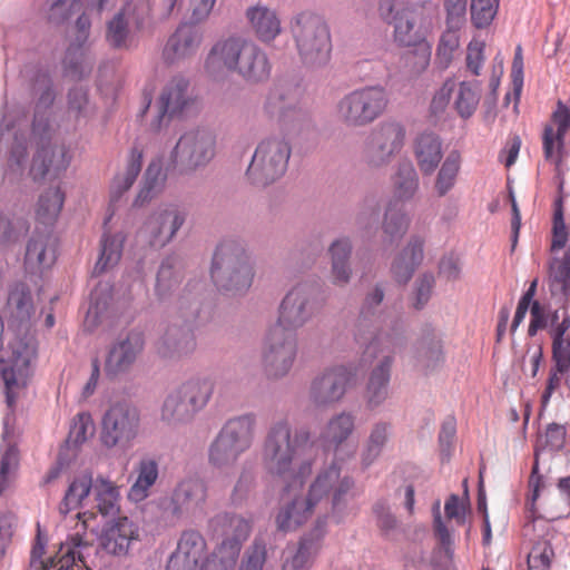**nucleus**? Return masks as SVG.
<instances>
[{
    "instance_id": "nucleus-33",
    "label": "nucleus",
    "mask_w": 570,
    "mask_h": 570,
    "mask_svg": "<svg viewBox=\"0 0 570 570\" xmlns=\"http://www.w3.org/2000/svg\"><path fill=\"white\" fill-rule=\"evenodd\" d=\"M425 240L420 235H412L403 249L396 255L392 265L391 274L395 282L405 285L412 278L416 268L424 258Z\"/></svg>"
},
{
    "instance_id": "nucleus-61",
    "label": "nucleus",
    "mask_w": 570,
    "mask_h": 570,
    "mask_svg": "<svg viewBox=\"0 0 570 570\" xmlns=\"http://www.w3.org/2000/svg\"><path fill=\"white\" fill-rule=\"evenodd\" d=\"M554 550L549 540H540L531 548L527 563L529 570H550Z\"/></svg>"
},
{
    "instance_id": "nucleus-36",
    "label": "nucleus",
    "mask_w": 570,
    "mask_h": 570,
    "mask_svg": "<svg viewBox=\"0 0 570 570\" xmlns=\"http://www.w3.org/2000/svg\"><path fill=\"white\" fill-rule=\"evenodd\" d=\"M94 431L92 420L89 413H78L69 429L68 438L61 445L58 454L60 465H69L78 453V448L83 444L88 435Z\"/></svg>"
},
{
    "instance_id": "nucleus-41",
    "label": "nucleus",
    "mask_w": 570,
    "mask_h": 570,
    "mask_svg": "<svg viewBox=\"0 0 570 570\" xmlns=\"http://www.w3.org/2000/svg\"><path fill=\"white\" fill-rule=\"evenodd\" d=\"M126 238L127 236L124 232H117L115 234L108 232L102 233L100 238V253L92 269L94 276L104 274L119 263Z\"/></svg>"
},
{
    "instance_id": "nucleus-22",
    "label": "nucleus",
    "mask_w": 570,
    "mask_h": 570,
    "mask_svg": "<svg viewBox=\"0 0 570 570\" xmlns=\"http://www.w3.org/2000/svg\"><path fill=\"white\" fill-rule=\"evenodd\" d=\"M186 220V212L178 205L166 204L156 208L142 223L137 236L151 248L169 244Z\"/></svg>"
},
{
    "instance_id": "nucleus-51",
    "label": "nucleus",
    "mask_w": 570,
    "mask_h": 570,
    "mask_svg": "<svg viewBox=\"0 0 570 570\" xmlns=\"http://www.w3.org/2000/svg\"><path fill=\"white\" fill-rule=\"evenodd\" d=\"M32 358H29L26 366H16L19 365L18 358L16 354L8 356V358H0V376L6 385V402L9 407H12L16 403V394L11 391L13 386L17 385L18 380L28 375L30 362Z\"/></svg>"
},
{
    "instance_id": "nucleus-8",
    "label": "nucleus",
    "mask_w": 570,
    "mask_h": 570,
    "mask_svg": "<svg viewBox=\"0 0 570 570\" xmlns=\"http://www.w3.org/2000/svg\"><path fill=\"white\" fill-rule=\"evenodd\" d=\"M212 534L222 539L217 548L202 562V570H234L242 546L252 531L250 522L232 512H220L209 520Z\"/></svg>"
},
{
    "instance_id": "nucleus-1",
    "label": "nucleus",
    "mask_w": 570,
    "mask_h": 570,
    "mask_svg": "<svg viewBox=\"0 0 570 570\" xmlns=\"http://www.w3.org/2000/svg\"><path fill=\"white\" fill-rule=\"evenodd\" d=\"M184 278L178 257H165L158 268L155 295L166 306L169 324L160 338L158 353L163 357H181L196 348L195 326L202 311L204 279H190L177 293Z\"/></svg>"
},
{
    "instance_id": "nucleus-39",
    "label": "nucleus",
    "mask_w": 570,
    "mask_h": 570,
    "mask_svg": "<svg viewBox=\"0 0 570 570\" xmlns=\"http://www.w3.org/2000/svg\"><path fill=\"white\" fill-rule=\"evenodd\" d=\"M96 479L88 470L77 474L68 485L62 501L60 502L59 510L62 514H68L71 511L85 507V501L89 494H94Z\"/></svg>"
},
{
    "instance_id": "nucleus-21",
    "label": "nucleus",
    "mask_w": 570,
    "mask_h": 570,
    "mask_svg": "<svg viewBox=\"0 0 570 570\" xmlns=\"http://www.w3.org/2000/svg\"><path fill=\"white\" fill-rule=\"evenodd\" d=\"M216 137L207 129L186 131L171 150L170 159L180 171L195 170L207 165L215 156Z\"/></svg>"
},
{
    "instance_id": "nucleus-6",
    "label": "nucleus",
    "mask_w": 570,
    "mask_h": 570,
    "mask_svg": "<svg viewBox=\"0 0 570 570\" xmlns=\"http://www.w3.org/2000/svg\"><path fill=\"white\" fill-rule=\"evenodd\" d=\"M314 445L307 428L296 429L294 434L286 419L274 422L263 445V462L266 470L277 476H285L292 470L295 458L306 454Z\"/></svg>"
},
{
    "instance_id": "nucleus-24",
    "label": "nucleus",
    "mask_w": 570,
    "mask_h": 570,
    "mask_svg": "<svg viewBox=\"0 0 570 570\" xmlns=\"http://www.w3.org/2000/svg\"><path fill=\"white\" fill-rule=\"evenodd\" d=\"M297 355L296 334L271 326L265 337L263 366L268 377H283L292 368Z\"/></svg>"
},
{
    "instance_id": "nucleus-52",
    "label": "nucleus",
    "mask_w": 570,
    "mask_h": 570,
    "mask_svg": "<svg viewBox=\"0 0 570 570\" xmlns=\"http://www.w3.org/2000/svg\"><path fill=\"white\" fill-rule=\"evenodd\" d=\"M243 453V450L218 433L209 445L208 461L215 468H228L234 465Z\"/></svg>"
},
{
    "instance_id": "nucleus-4",
    "label": "nucleus",
    "mask_w": 570,
    "mask_h": 570,
    "mask_svg": "<svg viewBox=\"0 0 570 570\" xmlns=\"http://www.w3.org/2000/svg\"><path fill=\"white\" fill-rule=\"evenodd\" d=\"M205 68L210 73L224 69L236 72L250 83L265 82L272 72L267 53L255 42L236 37L217 41L206 58Z\"/></svg>"
},
{
    "instance_id": "nucleus-12",
    "label": "nucleus",
    "mask_w": 570,
    "mask_h": 570,
    "mask_svg": "<svg viewBox=\"0 0 570 570\" xmlns=\"http://www.w3.org/2000/svg\"><path fill=\"white\" fill-rule=\"evenodd\" d=\"M387 90L381 85H366L352 89L336 102L335 116L346 128H362L373 124L386 110Z\"/></svg>"
},
{
    "instance_id": "nucleus-28",
    "label": "nucleus",
    "mask_w": 570,
    "mask_h": 570,
    "mask_svg": "<svg viewBox=\"0 0 570 570\" xmlns=\"http://www.w3.org/2000/svg\"><path fill=\"white\" fill-rule=\"evenodd\" d=\"M207 484L199 478H186L173 490L169 512L177 519L196 517L204 511Z\"/></svg>"
},
{
    "instance_id": "nucleus-50",
    "label": "nucleus",
    "mask_w": 570,
    "mask_h": 570,
    "mask_svg": "<svg viewBox=\"0 0 570 570\" xmlns=\"http://www.w3.org/2000/svg\"><path fill=\"white\" fill-rule=\"evenodd\" d=\"M391 434V423L379 421L373 425L362 453V464L364 468L370 466L381 455Z\"/></svg>"
},
{
    "instance_id": "nucleus-23",
    "label": "nucleus",
    "mask_w": 570,
    "mask_h": 570,
    "mask_svg": "<svg viewBox=\"0 0 570 570\" xmlns=\"http://www.w3.org/2000/svg\"><path fill=\"white\" fill-rule=\"evenodd\" d=\"M384 299V286L381 283L375 284L372 291L366 293L361 305L360 314L355 323V342L364 347V358L367 355L373 356L377 347L382 344L379 334L382 314L380 306Z\"/></svg>"
},
{
    "instance_id": "nucleus-54",
    "label": "nucleus",
    "mask_w": 570,
    "mask_h": 570,
    "mask_svg": "<svg viewBox=\"0 0 570 570\" xmlns=\"http://www.w3.org/2000/svg\"><path fill=\"white\" fill-rule=\"evenodd\" d=\"M29 229L30 224L27 218L0 210V245L18 243Z\"/></svg>"
},
{
    "instance_id": "nucleus-19",
    "label": "nucleus",
    "mask_w": 570,
    "mask_h": 570,
    "mask_svg": "<svg viewBox=\"0 0 570 570\" xmlns=\"http://www.w3.org/2000/svg\"><path fill=\"white\" fill-rule=\"evenodd\" d=\"M357 368L354 365H333L324 368L311 382L309 401L315 407H330L340 402L354 386Z\"/></svg>"
},
{
    "instance_id": "nucleus-17",
    "label": "nucleus",
    "mask_w": 570,
    "mask_h": 570,
    "mask_svg": "<svg viewBox=\"0 0 570 570\" xmlns=\"http://www.w3.org/2000/svg\"><path fill=\"white\" fill-rule=\"evenodd\" d=\"M146 337L142 330L131 328L119 335L107 347L104 361V374L111 382L128 376L142 354Z\"/></svg>"
},
{
    "instance_id": "nucleus-5",
    "label": "nucleus",
    "mask_w": 570,
    "mask_h": 570,
    "mask_svg": "<svg viewBox=\"0 0 570 570\" xmlns=\"http://www.w3.org/2000/svg\"><path fill=\"white\" fill-rule=\"evenodd\" d=\"M563 187L564 181L561 179L558 185L559 195L553 202L551 250H566L561 257H553L550 262L549 287L553 296H559L564 312L561 322L553 326L552 340H569L570 336L567 334L570 328V314L567 311L570 303V238L564 220Z\"/></svg>"
},
{
    "instance_id": "nucleus-40",
    "label": "nucleus",
    "mask_w": 570,
    "mask_h": 570,
    "mask_svg": "<svg viewBox=\"0 0 570 570\" xmlns=\"http://www.w3.org/2000/svg\"><path fill=\"white\" fill-rule=\"evenodd\" d=\"M352 243L348 237L335 239L328 248L331 256V275L335 285H346L352 276L350 258L352 255Z\"/></svg>"
},
{
    "instance_id": "nucleus-64",
    "label": "nucleus",
    "mask_w": 570,
    "mask_h": 570,
    "mask_svg": "<svg viewBox=\"0 0 570 570\" xmlns=\"http://www.w3.org/2000/svg\"><path fill=\"white\" fill-rule=\"evenodd\" d=\"M119 11L124 12V17L128 19L129 23H132L137 30H140L150 19L151 6L149 0H131Z\"/></svg>"
},
{
    "instance_id": "nucleus-60",
    "label": "nucleus",
    "mask_w": 570,
    "mask_h": 570,
    "mask_svg": "<svg viewBox=\"0 0 570 570\" xmlns=\"http://www.w3.org/2000/svg\"><path fill=\"white\" fill-rule=\"evenodd\" d=\"M433 513V529L435 538L438 539L444 556L452 560L454 557V540L452 532L446 527L442 519L440 511V501H436L432 508Z\"/></svg>"
},
{
    "instance_id": "nucleus-46",
    "label": "nucleus",
    "mask_w": 570,
    "mask_h": 570,
    "mask_svg": "<svg viewBox=\"0 0 570 570\" xmlns=\"http://www.w3.org/2000/svg\"><path fill=\"white\" fill-rule=\"evenodd\" d=\"M158 475V462L153 458H142L138 463L137 479L129 490V498L136 502L145 500Z\"/></svg>"
},
{
    "instance_id": "nucleus-25",
    "label": "nucleus",
    "mask_w": 570,
    "mask_h": 570,
    "mask_svg": "<svg viewBox=\"0 0 570 570\" xmlns=\"http://www.w3.org/2000/svg\"><path fill=\"white\" fill-rule=\"evenodd\" d=\"M405 140L404 126L394 120L383 121L373 128L364 142V157L368 165L380 167L399 153Z\"/></svg>"
},
{
    "instance_id": "nucleus-27",
    "label": "nucleus",
    "mask_w": 570,
    "mask_h": 570,
    "mask_svg": "<svg viewBox=\"0 0 570 570\" xmlns=\"http://www.w3.org/2000/svg\"><path fill=\"white\" fill-rule=\"evenodd\" d=\"M139 540V525L127 517L107 520L98 535L99 547L115 557L128 556L132 546Z\"/></svg>"
},
{
    "instance_id": "nucleus-20",
    "label": "nucleus",
    "mask_w": 570,
    "mask_h": 570,
    "mask_svg": "<svg viewBox=\"0 0 570 570\" xmlns=\"http://www.w3.org/2000/svg\"><path fill=\"white\" fill-rule=\"evenodd\" d=\"M190 83L184 76L173 77L156 100L157 114L149 125L153 132H159L175 119L184 118L194 106Z\"/></svg>"
},
{
    "instance_id": "nucleus-11",
    "label": "nucleus",
    "mask_w": 570,
    "mask_h": 570,
    "mask_svg": "<svg viewBox=\"0 0 570 570\" xmlns=\"http://www.w3.org/2000/svg\"><path fill=\"white\" fill-rule=\"evenodd\" d=\"M262 111L287 134L301 131L312 124L309 112L302 105L299 88L286 81L278 80L268 88Z\"/></svg>"
},
{
    "instance_id": "nucleus-53",
    "label": "nucleus",
    "mask_w": 570,
    "mask_h": 570,
    "mask_svg": "<svg viewBox=\"0 0 570 570\" xmlns=\"http://www.w3.org/2000/svg\"><path fill=\"white\" fill-rule=\"evenodd\" d=\"M461 167L459 151L452 150L448 154L438 171L434 188L440 197L445 196L455 185Z\"/></svg>"
},
{
    "instance_id": "nucleus-7",
    "label": "nucleus",
    "mask_w": 570,
    "mask_h": 570,
    "mask_svg": "<svg viewBox=\"0 0 570 570\" xmlns=\"http://www.w3.org/2000/svg\"><path fill=\"white\" fill-rule=\"evenodd\" d=\"M8 350L16 354L18 366H26L29 358L36 355V338L31 332L35 304L29 286L16 283L9 291L7 299Z\"/></svg>"
},
{
    "instance_id": "nucleus-31",
    "label": "nucleus",
    "mask_w": 570,
    "mask_h": 570,
    "mask_svg": "<svg viewBox=\"0 0 570 570\" xmlns=\"http://www.w3.org/2000/svg\"><path fill=\"white\" fill-rule=\"evenodd\" d=\"M330 472H334L336 476L331 480L324 497L332 492L331 518L336 524H341L354 513L355 482L347 475L341 478V468L336 462H332L328 466L321 470L318 474H330Z\"/></svg>"
},
{
    "instance_id": "nucleus-15",
    "label": "nucleus",
    "mask_w": 570,
    "mask_h": 570,
    "mask_svg": "<svg viewBox=\"0 0 570 570\" xmlns=\"http://www.w3.org/2000/svg\"><path fill=\"white\" fill-rule=\"evenodd\" d=\"M140 425L138 409L127 402H116L109 406L101 419L99 440L108 450H126L136 439Z\"/></svg>"
},
{
    "instance_id": "nucleus-18",
    "label": "nucleus",
    "mask_w": 570,
    "mask_h": 570,
    "mask_svg": "<svg viewBox=\"0 0 570 570\" xmlns=\"http://www.w3.org/2000/svg\"><path fill=\"white\" fill-rule=\"evenodd\" d=\"M335 476L334 472L317 474L305 498L295 494L288 502L284 503L275 515L277 530L282 533H288L303 525L312 517L315 507L324 498L325 490Z\"/></svg>"
},
{
    "instance_id": "nucleus-3",
    "label": "nucleus",
    "mask_w": 570,
    "mask_h": 570,
    "mask_svg": "<svg viewBox=\"0 0 570 570\" xmlns=\"http://www.w3.org/2000/svg\"><path fill=\"white\" fill-rule=\"evenodd\" d=\"M431 6L429 0H380L379 3L381 18L394 27L395 42L412 48L405 53V61L414 73H421L430 65L432 47L420 22Z\"/></svg>"
},
{
    "instance_id": "nucleus-58",
    "label": "nucleus",
    "mask_w": 570,
    "mask_h": 570,
    "mask_svg": "<svg viewBox=\"0 0 570 570\" xmlns=\"http://www.w3.org/2000/svg\"><path fill=\"white\" fill-rule=\"evenodd\" d=\"M458 48V33L451 29H448L440 37L434 59L435 66L441 70L448 69L453 60L454 52Z\"/></svg>"
},
{
    "instance_id": "nucleus-62",
    "label": "nucleus",
    "mask_w": 570,
    "mask_h": 570,
    "mask_svg": "<svg viewBox=\"0 0 570 570\" xmlns=\"http://www.w3.org/2000/svg\"><path fill=\"white\" fill-rule=\"evenodd\" d=\"M499 9V0H472L471 19L475 28L483 29L491 24Z\"/></svg>"
},
{
    "instance_id": "nucleus-29",
    "label": "nucleus",
    "mask_w": 570,
    "mask_h": 570,
    "mask_svg": "<svg viewBox=\"0 0 570 570\" xmlns=\"http://www.w3.org/2000/svg\"><path fill=\"white\" fill-rule=\"evenodd\" d=\"M206 552L207 542L204 535L195 529L184 530L167 559L166 570H202L200 564Z\"/></svg>"
},
{
    "instance_id": "nucleus-9",
    "label": "nucleus",
    "mask_w": 570,
    "mask_h": 570,
    "mask_svg": "<svg viewBox=\"0 0 570 570\" xmlns=\"http://www.w3.org/2000/svg\"><path fill=\"white\" fill-rule=\"evenodd\" d=\"M210 277L215 286L228 295L245 293L250 287L253 266L238 240L224 239L217 245L212 259Z\"/></svg>"
},
{
    "instance_id": "nucleus-30",
    "label": "nucleus",
    "mask_w": 570,
    "mask_h": 570,
    "mask_svg": "<svg viewBox=\"0 0 570 570\" xmlns=\"http://www.w3.org/2000/svg\"><path fill=\"white\" fill-rule=\"evenodd\" d=\"M381 346L377 347L376 352L373 356L367 355L364 358V353L362 354V362H373V364L370 374L368 380L366 383L365 389V400L366 405L370 410H374L382 405L387 396H389V386L391 381V374H392V366L394 363V357L392 355V352H389L387 354L380 355Z\"/></svg>"
},
{
    "instance_id": "nucleus-55",
    "label": "nucleus",
    "mask_w": 570,
    "mask_h": 570,
    "mask_svg": "<svg viewBox=\"0 0 570 570\" xmlns=\"http://www.w3.org/2000/svg\"><path fill=\"white\" fill-rule=\"evenodd\" d=\"M163 184L164 177H161L160 163L153 160L145 171L142 186L132 205L135 207L145 205L160 190Z\"/></svg>"
},
{
    "instance_id": "nucleus-10",
    "label": "nucleus",
    "mask_w": 570,
    "mask_h": 570,
    "mask_svg": "<svg viewBox=\"0 0 570 570\" xmlns=\"http://www.w3.org/2000/svg\"><path fill=\"white\" fill-rule=\"evenodd\" d=\"M289 29L298 55L305 65L327 63L332 40L330 27L321 14L312 10L296 12L289 20Z\"/></svg>"
},
{
    "instance_id": "nucleus-38",
    "label": "nucleus",
    "mask_w": 570,
    "mask_h": 570,
    "mask_svg": "<svg viewBox=\"0 0 570 570\" xmlns=\"http://www.w3.org/2000/svg\"><path fill=\"white\" fill-rule=\"evenodd\" d=\"M255 425L256 415L245 413L229 419L218 433L246 452L253 444Z\"/></svg>"
},
{
    "instance_id": "nucleus-48",
    "label": "nucleus",
    "mask_w": 570,
    "mask_h": 570,
    "mask_svg": "<svg viewBox=\"0 0 570 570\" xmlns=\"http://www.w3.org/2000/svg\"><path fill=\"white\" fill-rule=\"evenodd\" d=\"M354 430V416L351 413L342 412L333 416L324 431L321 433L324 446L330 449L337 446L347 440Z\"/></svg>"
},
{
    "instance_id": "nucleus-13",
    "label": "nucleus",
    "mask_w": 570,
    "mask_h": 570,
    "mask_svg": "<svg viewBox=\"0 0 570 570\" xmlns=\"http://www.w3.org/2000/svg\"><path fill=\"white\" fill-rule=\"evenodd\" d=\"M214 383L209 379H191L167 395L161 419L168 423H187L209 402Z\"/></svg>"
},
{
    "instance_id": "nucleus-49",
    "label": "nucleus",
    "mask_w": 570,
    "mask_h": 570,
    "mask_svg": "<svg viewBox=\"0 0 570 570\" xmlns=\"http://www.w3.org/2000/svg\"><path fill=\"white\" fill-rule=\"evenodd\" d=\"M410 219L404 209L396 203L391 202L386 207L382 229L384 233V243L393 244L403 237L409 228Z\"/></svg>"
},
{
    "instance_id": "nucleus-16",
    "label": "nucleus",
    "mask_w": 570,
    "mask_h": 570,
    "mask_svg": "<svg viewBox=\"0 0 570 570\" xmlns=\"http://www.w3.org/2000/svg\"><path fill=\"white\" fill-rule=\"evenodd\" d=\"M318 287L314 283H299L282 299L278 317L273 326L296 334L320 311Z\"/></svg>"
},
{
    "instance_id": "nucleus-47",
    "label": "nucleus",
    "mask_w": 570,
    "mask_h": 570,
    "mask_svg": "<svg viewBox=\"0 0 570 570\" xmlns=\"http://www.w3.org/2000/svg\"><path fill=\"white\" fill-rule=\"evenodd\" d=\"M63 75L72 80H81L88 77L94 67V61L87 55L86 47L69 45L63 60Z\"/></svg>"
},
{
    "instance_id": "nucleus-2",
    "label": "nucleus",
    "mask_w": 570,
    "mask_h": 570,
    "mask_svg": "<svg viewBox=\"0 0 570 570\" xmlns=\"http://www.w3.org/2000/svg\"><path fill=\"white\" fill-rule=\"evenodd\" d=\"M31 89L36 97L31 135L37 142L29 175L33 181H42L47 175L58 178L70 166L72 154L66 145L51 146L52 106L56 88L49 71L37 69L31 79Z\"/></svg>"
},
{
    "instance_id": "nucleus-57",
    "label": "nucleus",
    "mask_w": 570,
    "mask_h": 570,
    "mask_svg": "<svg viewBox=\"0 0 570 570\" xmlns=\"http://www.w3.org/2000/svg\"><path fill=\"white\" fill-rule=\"evenodd\" d=\"M476 87L478 82L474 87L472 83L466 81L461 82L459 86L454 104L458 114L464 119L470 118L479 105L480 94Z\"/></svg>"
},
{
    "instance_id": "nucleus-63",
    "label": "nucleus",
    "mask_w": 570,
    "mask_h": 570,
    "mask_svg": "<svg viewBox=\"0 0 570 570\" xmlns=\"http://www.w3.org/2000/svg\"><path fill=\"white\" fill-rule=\"evenodd\" d=\"M67 107L76 119L87 118L91 112L88 89L80 86L70 88L67 94Z\"/></svg>"
},
{
    "instance_id": "nucleus-42",
    "label": "nucleus",
    "mask_w": 570,
    "mask_h": 570,
    "mask_svg": "<svg viewBox=\"0 0 570 570\" xmlns=\"http://www.w3.org/2000/svg\"><path fill=\"white\" fill-rule=\"evenodd\" d=\"M65 193L60 187L49 188L39 196L36 209L37 226L53 230L55 223L62 209Z\"/></svg>"
},
{
    "instance_id": "nucleus-56",
    "label": "nucleus",
    "mask_w": 570,
    "mask_h": 570,
    "mask_svg": "<svg viewBox=\"0 0 570 570\" xmlns=\"http://www.w3.org/2000/svg\"><path fill=\"white\" fill-rule=\"evenodd\" d=\"M395 195L399 199H411L419 188V176L411 163L400 164L394 178Z\"/></svg>"
},
{
    "instance_id": "nucleus-35",
    "label": "nucleus",
    "mask_w": 570,
    "mask_h": 570,
    "mask_svg": "<svg viewBox=\"0 0 570 570\" xmlns=\"http://www.w3.org/2000/svg\"><path fill=\"white\" fill-rule=\"evenodd\" d=\"M414 156L423 176H431L443 158V141L430 130L419 134L414 140Z\"/></svg>"
},
{
    "instance_id": "nucleus-37",
    "label": "nucleus",
    "mask_w": 570,
    "mask_h": 570,
    "mask_svg": "<svg viewBox=\"0 0 570 570\" xmlns=\"http://www.w3.org/2000/svg\"><path fill=\"white\" fill-rule=\"evenodd\" d=\"M246 18L256 37L263 42L273 41L282 31L277 12L266 6L256 4L247 8Z\"/></svg>"
},
{
    "instance_id": "nucleus-44",
    "label": "nucleus",
    "mask_w": 570,
    "mask_h": 570,
    "mask_svg": "<svg viewBox=\"0 0 570 570\" xmlns=\"http://www.w3.org/2000/svg\"><path fill=\"white\" fill-rule=\"evenodd\" d=\"M415 358L426 371L435 370L443 362L442 342L431 326H426L415 346Z\"/></svg>"
},
{
    "instance_id": "nucleus-45",
    "label": "nucleus",
    "mask_w": 570,
    "mask_h": 570,
    "mask_svg": "<svg viewBox=\"0 0 570 570\" xmlns=\"http://www.w3.org/2000/svg\"><path fill=\"white\" fill-rule=\"evenodd\" d=\"M142 151L134 147L130 150L126 165V170L121 175L115 176L110 187V203L116 204L122 195L134 185L141 170Z\"/></svg>"
},
{
    "instance_id": "nucleus-34",
    "label": "nucleus",
    "mask_w": 570,
    "mask_h": 570,
    "mask_svg": "<svg viewBox=\"0 0 570 570\" xmlns=\"http://www.w3.org/2000/svg\"><path fill=\"white\" fill-rule=\"evenodd\" d=\"M202 31L196 23L191 21L183 22L166 43L164 49L166 61L171 63L195 53L202 42Z\"/></svg>"
},
{
    "instance_id": "nucleus-14",
    "label": "nucleus",
    "mask_w": 570,
    "mask_h": 570,
    "mask_svg": "<svg viewBox=\"0 0 570 570\" xmlns=\"http://www.w3.org/2000/svg\"><path fill=\"white\" fill-rule=\"evenodd\" d=\"M291 153V145L284 137L261 141L246 173L250 183L267 186L282 177L287 169Z\"/></svg>"
},
{
    "instance_id": "nucleus-26",
    "label": "nucleus",
    "mask_w": 570,
    "mask_h": 570,
    "mask_svg": "<svg viewBox=\"0 0 570 570\" xmlns=\"http://www.w3.org/2000/svg\"><path fill=\"white\" fill-rule=\"evenodd\" d=\"M59 239L50 228L36 226L29 238L23 258L24 271L31 275H41L51 268L58 257Z\"/></svg>"
},
{
    "instance_id": "nucleus-32",
    "label": "nucleus",
    "mask_w": 570,
    "mask_h": 570,
    "mask_svg": "<svg viewBox=\"0 0 570 570\" xmlns=\"http://www.w3.org/2000/svg\"><path fill=\"white\" fill-rule=\"evenodd\" d=\"M327 514L316 519L313 528L301 538L294 556L285 560L283 570H309L327 533Z\"/></svg>"
},
{
    "instance_id": "nucleus-43",
    "label": "nucleus",
    "mask_w": 570,
    "mask_h": 570,
    "mask_svg": "<svg viewBox=\"0 0 570 570\" xmlns=\"http://www.w3.org/2000/svg\"><path fill=\"white\" fill-rule=\"evenodd\" d=\"M120 488L109 478H96L94 499L99 513L104 517L117 518L120 511Z\"/></svg>"
},
{
    "instance_id": "nucleus-59",
    "label": "nucleus",
    "mask_w": 570,
    "mask_h": 570,
    "mask_svg": "<svg viewBox=\"0 0 570 570\" xmlns=\"http://www.w3.org/2000/svg\"><path fill=\"white\" fill-rule=\"evenodd\" d=\"M129 22L124 12L118 11L108 22L106 28V41L114 49L126 47L129 36Z\"/></svg>"
}]
</instances>
